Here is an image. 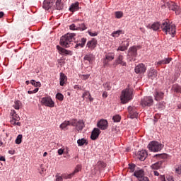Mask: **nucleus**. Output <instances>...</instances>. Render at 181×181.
Here are the masks:
<instances>
[{
	"label": "nucleus",
	"instance_id": "obj_58",
	"mask_svg": "<svg viewBox=\"0 0 181 181\" xmlns=\"http://www.w3.org/2000/svg\"><path fill=\"white\" fill-rule=\"evenodd\" d=\"M37 91H39V88H36L34 90H33V93H34V94H36V93H37Z\"/></svg>",
	"mask_w": 181,
	"mask_h": 181
},
{
	"label": "nucleus",
	"instance_id": "obj_8",
	"mask_svg": "<svg viewBox=\"0 0 181 181\" xmlns=\"http://www.w3.org/2000/svg\"><path fill=\"white\" fill-rule=\"evenodd\" d=\"M166 6H168L169 9L175 12L176 15H178L179 12H180V7L173 1L167 2L164 6H162V8Z\"/></svg>",
	"mask_w": 181,
	"mask_h": 181
},
{
	"label": "nucleus",
	"instance_id": "obj_47",
	"mask_svg": "<svg viewBox=\"0 0 181 181\" xmlns=\"http://www.w3.org/2000/svg\"><path fill=\"white\" fill-rule=\"evenodd\" d=\"M69 29H71V30H78V28L76 26V24H71L69 26Z\"/></svg>",
	"mask_w": 181,
	"mask_h": 181
},
{
	"label": "nucleus",
	"instance_id": "obj_60",
	"mask_svg": "<svg viewBox=\"0 0 181 181\" xmlns=\"http://www.w3.org/2000/svg\"><path fill=\"white\" fill-rule=\"evenodd\" d=\"M4 12L3 11H0V18H4Z\"/></svg>",
	"mask_w": 181,
	"mask_h": 181
},
{
	"label": "nucleus",
	"instance_id": "obj_42",
	"mask_svg": "<svg viewBox=\"0 0 181 181\" xmlns=\"http://www.w3.org/2000/svg\"><path fill=\"white\" fill-rule=\"evenodd\" d=\"M112 121L114 122H119V121H121V116H119V115L113 116Z\"/></svg>",
	"mask_w": 181,
	"mask_h": 181
},
{
	"label": "nucleus",
	"instance_id": "obj_61",
	"mask_svg": "<svg viewBox=\"0 0 181 181\" xmlns=\"http://www.w3.org/2000/svg\"><path fill=\"white\" fill-rule=\"evenodd\" d=\"M0 160H2L3 162H5V157L1 156L0 157Z\"/></svg>",
	"mask_w": 181,
	"mask_h": 181
},
{
	"label": "nucleus",
	"instance_id": "obj_15",
	"mask_svg": "<svg viewBox=\"0 0 181 181\" xmlns=\"http://www.w3.org/2000/svg\"><path fill=\"white\" fill-rule=\"evenodd\" d=\"M147 156H148V153L146 152V150H141L140 151H138L137 153V157L141 161L145 160Z\"/></svg>",
	"mask_w": 181,
	"mask_h": 181
},
{
	"label": "nucleus",
	"instance_id": "obj_21",
	"mask_svg": "<svg viewBox=\"0 0 181 181\" xmlns=\"http://www.w3.org/2000/svg\"><path fill=\"white\" fill-rule=\"evenodd\" d=\"M86 42H87V38L83 37L81 39V42L77 43L75 45V49H78L79 47L81 49L83 47H84L85 45H86Z\"/></svg>",
	"mask_w": 181,
	"mask_h": 181
},
{
	"label": "nucleus",
	"instance_id": "obj_43",
	"mask_svg": "<svg viewBox=\"0 0 181 181\" xmlns=\"http://www.w3.org/2000/svg\"><path fill=\"white\" fill-rule=\"evenodd\" d=\"M81 165H78L76 167L74 171L71 173V175H73L74 176V175H75L76 173H78V172L81 171Z\"/></svg>",
	"mask_w": 181,
	"mask_h": 181
},
{
	"label": "nucleus",
	"instance_id": "obj_6",
	"mask_svg": "<svg viewBox=\"0 0 181 181\" xmlns=\"http://www.w3.org/2000/svg\"><path fill=\"white\" fill-rule=\"evenodd\" d=\"M71 125L72 127H74L76 131H83V129L84 127H86V124H84V121L79 119H74L71 122Z\"/></svg>",
	"mask_w": 181,
	"mask_h": 181
},
{
	"label": "nucleus",
	"instance_id": "obj_38",
	"mask_svg": "<svg viewBox=\"0 0 181 181\" xmlns=\"http://www.w3.org/2000/svg\"><path fill=\"white\" fill-rule=\"evenodd\" d=\"M122 30H117L113 32L111 36H112V37H118V36H119V35H122Z\"/></svg>",
	"mask_w": 181,
	"mask_h": 181
},
{
	"label": "nucleus",
	"instance_id": "obj_39",
	"mask_svg": "<svg viewBox=\"0 0 181 181\" xmlns=\"http://www.w3.org/2000/svg\"><path fill=\"white\" fill-rule=\"evenodd\" d=\"M115 18H117V19H121V18H122V16H124V13H122V11H116L115 13Z\"/></svg>",
	"mask_w": 181,
	"mask_h": 181
},
{
	"label": "nucleus",
	"instance_id": "obj_27",
	"mask_svg": "<svg viewBox=\"0 0 181 181\" xmlns=\"http://www.w3.org/2000/svg\"><path fill=\"white\" fill-rule=\"evenodd\" d=\"M69 11H71V12H76V11H78V3L76 2L75 4H72L69 7Z\"/></svg>",
	"mask_w": 181,
	"mask_h": 181
},
{
	"label": "nucleus",
	"instance_id": "obj_22",
	"mask_svg": "<svg viewBox=\"0 0 181 181\" xmlns=\"http://www.w3.org/2000/svg\"><path fill=\"white\" fill-rule=\"evenodd\" d=\"M67 81V77L66 75H64V73H60V76H59V84L60 86H64V83Z\"/></svg>",
	"mask_w": 181,
	"mask_h": 181
},
{
	"label": "nucleus",
	"instance_id": "obj_64",
	"mask_svg": "<svg viewBox=\"0 0 181 181\" xmlns=\"http://www.w3.org/2000/svg\"><path fill=\"white\" fill-rule=\"evenodd\" d=\"M177 107L180 110V109H181V104H179V105H177Z\"/></svg>",
	"mask_w": 181,
	"mask_h": 181
},
{
	"label": "nucleus",
	"instance_id": "obj_24",
	"mask_svg": "<svg viewBox=\"0 0 181 181\" xmlns=\"http://www.w3.org/2000/svg\"><path fill=\"white\" fill-rule=\"evenodd\" d=\"M128 46H129V42H127L126 45L123 44L122 45H120L117 49V52H125L128 49Z\"/></svg>",
	"mask_w": 181,
	"mask_h": 181
},
{
	"label": "nucleus",
	"instance_id": "obj_29",
	"mask_svg": "<svg viewBox=\"0 0 181 181\" xmlns=\"http://www.w3.org/2000/svg\"><path fill=\"white\" fill-rule=\"evenodd\" d=\"M77 144L78 146H83V145H87L88 142H87V140L84 138L78 139Z\"/></svg>",
	"mask_w": 181,
	"mask_h": 181
},
{
	"label": "nucleus",
	"instance_id": "obj_31",
	"mask_svg": "<svg viewBox=\"0 0 181 181\" xmlns=\"http://www.w3.org/2000/svg\"><path fill=\"white\" fill-rule=\"evenodd\" d=\"M84 60H86L87 62H89V63H91V62L94 60V57L93 56L92 54H86L84 57Z\"/></svg>",
	"mask_w": 181,
	"mask_h": 181
},
{
	"label": "nucleus",
	"instance_id": "obj_9",
	"mask_svg": "<svg viewBox=\"0 0 181 181\" xmlns=\"http://www.w3.org/2000/svg\"><path fill=\"white\" fill-rule=\"evenodd\" d=\"M41 103L42 105H45V107H50L51 108L54 107V102H53V100H52V98L50 97L42 98Z\"/></svg>",
	"mask_w": 181,
	"mask_h": 181
},
{
	"label": "nucleus",
	"instance_id": "obj_7",
	"mask_svg": "<svg viewBox=\"0 0 181 181\" xmlns=\"http://www.w3.org/2000/svg\"><path fill=\"white\" fill-rule=\"evenodd\" d=\"M141 107H152L153 105V98L152 96H146L141 100Z\"/></svg>",
	"mask_w": 181,
	"mask_h": 181
},
{
	"label": "nucleus",
	"instance_id": "obj_55",
	"mask_svg": "<svg viewBox=\"0 0 181 181\" xmlns=\"http://www.w3.org/2000/svg\"><path fill=\"white\" fill-rule=\"evenodd\" d=\"M64 152V150H63V149H62V148H59V149L58 150V154H59V155H63Z\"/></svg>",
	"mask_w": 181,
	"mask_h": 181
},
{
	"label": "nucleus",
	"instance_id": "obj_28",
	"mask_svg": "<svg viewBox=\"0 0 181 181\" xmlns=\"http://www.w3.org/2000/svg\"><path fill=\"white\" fill-rule=\"evenodd\" d=\"M57 50H59V52H60L61 54H69V50L64 49L59 45L57 46Z\"/></svg>",
	"mask_w": 181,
	"mask_h": 181
},
{
	"label": "nucleus",
	"instance_id": "obj_57",
	"mask_svg": "<svg viewBox=\"0 0 181 181\" xmlns=\"http://www.w3.org/2000/svg\"><path fill=\"white\" fill-rule=\"evenodd\" d=\"M16 121L17 120L13 119V120L11 121V124H12V125H16Z\"/></svg>",
	"mask_w": 181,
	"mask_h": 181
},
{
	"label": "nucleus",
	"instance_id": "obj_2",
	"mask_svg": "<svg viewBox=\"0 0 181 181\" xmlns=\"http://www.w3.org/2000/svg\"><path fill=\"white\" fill-rule=\"evenodd\" d=\"M76 33H67L64 36H62L60 39L59 43L63 47H70L71 42L74 40Z\"/></svg>",
	"mask_w": 181,
	"mask_h": 181
},
{
	"label": "nucleus",
	"instance_id": "obj_37",
	"mask_svg": "<svg viewBox=\"0 0 181 181\" xmlns=\"http://www.w3.org/2000/svg\"><path fill=\"white\" fill-rule=\"evenodd\" d=\"M173 90L175 93H181V87L177 84H175L173 86Z\"/></svg>",
	"mask_w": 181,
	"mask_h": 181
},
{
	"label": "nucleus",
	"instance_id": "obj_1",
	"mask_svg": "<svg viewBox=\"0 0 181 181\" xmlns=\"http://www.w3.org/2000/svg\"><path fill=\"white\" fill-rule=\"evenodd\" d=\"M161 29L166 35H171L172 37H175V33H176V26L175 25L164 21L161 24Z\"/></svg>",
	"mask_w": 181,
	"mask_h": 181
},
{
	"label": "nucleus",
	"instance_id": "obj_19",
	"mask_svg": "<svg viewBox=\"0 0 181 181\" xmlns=\"http://www.w3.org/2000/svg\"><path fill=\"white\" fill-rule=\"evenodd\" d=\"M163 163V160L158 161L151 165V168L153 170H158L162 168V164Z\"/></svg>",
	"mask_w": 181,
	"mask_h": 181
},
{
	"label": "nucleus",
	"instance_id": "obj_16",
	"mask_svg": "<svg viewBox=\"0 0 181 181\" xmlns=\"http://www.w3.org/2000/svg\"><path fill=\"white\" fill-rule=\"evenodd\" d=\"M100 134H101L100 129L94 128L93 130L92 131L90 139L93 141H95V139H97V138H98V136H100Z\"/></svg>",
	"mask_w": 181,
	"mask_h": 181
},
{
	"label": "nucleus",
	"instance_id": "obj_34",
	"mask_svg": "<svg viewBox=\"0 0 181 181\" xmlns=\"http://www.w3.org/2000/svg\"><path fill=\"white\" fill-rule=\"evenodd\" d=\"M103 87L105 90H106L107 91H110V90H111L112 87V83L111 82H107L103 84Z\"/></svg>",
	"mask_w": 181,
	"mask_h": 181
},
{
	"label": "nucleus",
	"instance_id": "obj_46",
	"mask_svg": "<svg viewBox=\"0 0 181 181\" xmlns=\"http://www.w3.org/2000/svg\"><path fill=\"white\" fill-rule=\"evenodd\" d=\"M73 175L71 174H64L62 175V179H71L73 177Z\"/></svg>",
	"mask_w": 181,
	"mask_h": 181
},
{
	"label": "nucleus",
	"instance_id": "obj_12",
	"mask_svg": "<svg viewBox=\"0 0 181 181\" xmlns=\"http://www.w3.org/2000/svg\"><path fill=\"white\" fill-rule=\"evenodd\" d=\"M135 73L137 74H142L146 71V67L144 64H139L135 67Z\"/></svg>",
	"mask_w": 181,
	"mask_h": 181
},
{
	"label": "nucleus",
	"instance_id": "obj_4",
	"mask_svg": "<svg viewBox=\"0 0 181 181\" xmlns=\"http://www.w3.org/2000/svg\"><path fill=\"white\" fill-rule=\"evenodd\" d=\"M163 148V145L158 141H151L148 145V148L151 152H159Z\"/></svg>",
	"mask_w": 181,
	"mask_h": 181
},
{
	"label": "nucleus",
	"instance_id": "obj_50",
	"mask_svg": "<svg viewBox=\"0 0 181 181\" xmlns=\"http://www.w3.org/2000/svg\"><path fill=\"white\" fill-rule=\"evenodd\" d=\"M175 170L178 175L181 174V163L177 165V168L175 169Z\"/></svg>",
	"mask_w": 181,
	"mask_h": 181
},
{
	"label": "nucleus",
	"instance_id": "obj_11",
	"mask_svg": "<svg viewBox=\"0 0 181 181\" xmlns=\"http://www.w3.org/2000/svg\"><path fill=\"white\" fill-rule=\"evenodd\" d=\"M97 127L102 129V131H104L108 128V122L107 119H102L98 122Z\"/></svg>",
	"mask_w": 181,
	"mask_h": 181
},
{
	"label": "nucleus",
	"instance_id": "obj_17",
	"mask_svg": "<svg viewBox=\"0 0 181 181\" xmlns=\"http://www.w3.org/2000/svg\"><path fill=\"white\" fill-rule=\"evenodd\" d=\"M97 47V40L93 38L91 40H89L87 42L86 47H88V49H91L93 50V49H95Z\"/></svg>",
	"mask_w": 181,
	"mask_h": 181
},
{
	"label": "nucleus",
	"instance_id": "obj_62",
	"mask_svg": "<svg viewBox=\"0 0 181 181\" xmlns=\"http://www.w3.org/2000/svg\"><path fill=\"white\" fill-rule=\"evenodd\" d=\"M155 176H159V173L158 171H154Z\"/></svg>",
	"mask_w": 181,
	"mask_h": 181
},
{
	"label": "nucleus",
	"instance_id": "obj_14",
	"mask_svg": "<svg viewBox=\"0 0 181 181\" xmlns=\"http://www.w3.org/2000/svg\"><path fill=\"white\" fill-rule=\"evenodd\" d=\"M128 111H129V117L132 119H134V118L138 117V112H136L135 107L129 106L128 107Z\"/></svg>",
	"mask_w": 181,
	"mask_h": 181
},
{
	"label": "nucleus",
	"instance_id": "obj_52",
	"mask_svg": "<svg viewBox=\"0 0 181 181\" xmlns=\"http://www.w3.org/2000/svg\"><path fill=\"white\" fill-rule=\"evenodd\" d=\"M55 177H56V180H55L56 181H63V177L59 175H57Z\"/></svg>",
	"mask_w": 181,
	"mask_h": 181
},
{
	"label": "nucleus",
	"instance_id": "obj_18",
	"mask_svg": "<svg viewBox=\"0 0 181 181\" xmlns=\"http://www.w3.org/2000/svg\"><path fill=\"white\" fill-rule=\"evenodd\" d=\"M148 77L151 80H155L158 77V71L155 69H151L148 74Z\"/></svg>",
	"mask_w": 181,
	"mask_h": 181
},
{
	"label": "nucleus",
	"instance_id": "obj_49",
	"mask_svg": "<svg viewBox=\"0 0 181 181\" xmlns=\"http://www.w3.org/2000/svg\"><path fill=\"white\" fill-rule=\"evenodd\" d=\"M88 35L90 36H92V37L98 36V33H97V32L93 33V32L90 31V30L88 31Z\"/></svg>",
	"mask_w": 181,
	"mask_h": 181
},
{
	"label": "nucleus",
	"instance_id": "obj_10",
	"mask_svg": "<svg viewBox=\"0 0 181 181\" xmlns=\"http://www.w3.org/2000/svg\"><path fill=\"white\" fill-rule=\"evenodd\" d=\"M54 2H56V0H44L42 8L45 11H49L54 5Z\"/></svg>",
	"mask_w": 181,
	"mask_h": 181
},
{
	"label": "nucleus",
	"instance_id": "obj_53",
	"mask_svg": "<svg viewBox=\"0 0 181 181\" xmlns=\"http://www.w3.org/2000/svg\"><path fill=\"white\" fill-rule=\"evenodd\" d=\"M156 156H158V158H166V154H157Z\"/></svg>",
	"mask_w": 181,
	"mask_h": 181
},
{
	"label": "nucleus",
	"instance_id": "obj_23",
	"mask_svg": "<svg viewBox=\"0 0 181 181\" xmlns=\"http://www.w3.org/2000/svg\"><path fill=\"white\" fill-rule=\"evenodd\" d=\"M145 175L144 170H139L134 172V176H135L136 177H137L138 180H139V179L142 177H144Z\"/></svg>",
	"mask_w": 181,
	"mask_h": 181
},
{
	"label": "nucleus",
	"instance_id": "obj_48",
	"mask_svg": "<svg viewBox=\"0 0 181 181\" xmlns=\"http://www.w3.org/2000/svg\"><path fill=\"white\" fill-rule=\"evenodd\" d=\"M135 164L132 163V164H129V169H130L131 172H134V170H135Z\"/></svg>",
	"mask_w": 181,
	"mask_h": 181
},
{
	"label": "nucleus",
	"instance_id": "obj_40",
	"mask_svg": "<svg viewBox=\"0 0 181 181\" xmlns=\"http://www.w3.org/2000/svg\"><path fill=\"white\" fill-rule=\"evenodd\" d=\"M30 83L32 84V86H34V87H41L42 86V83H40V82H36V81L35 80H31Z\"/></svg>",
	"mask_w": 181,
	"mask_h": 181
},
{
	"label": "nucleus",
	"instance_id": "obj_20",
	"mask_svg": "<svg viewBox=\"0 0 181 181\" xmlns=\"http://www.w3.org/2000/svg\"><path fill=\"white\" fill-rule=\"evenodd\" d=\"M116 64H121V66H127V62H124V56L119 54L115 60Z\"/></svg>",
	"mask_w": 181,
	"mask_h": 181
},
{
	"label": "nucleus",
	"instance_id": "obj_5",
	"mask_svg": "<svg viewBox=\"0 0 181 181\" xmlns=\"http://www.w3.org/2000/svg\"><path fill=\"white\" fill-rule=\"evenodd\" d=\"M138 56V47H131L128 50L127 57L130 62H135V57Z\"/></svg>",
	"mask_w": 181,
	"mask_h": 181
},
{
	"label": "nucleus",
	"instance_id": "obj_25",
	"mask_svg": "<svg viewBox=\"0 0 181 181\" xmlns=\"http://www.w3.org/2000/svg\"><path fill=\"white\" fill-rule=\"evenodd\" d=\"M170 62H172V58H165L163 60L158 61L157 62V64H169V63H170Z\"/></svg>",
	"mask_w": 181,
	"mask_h": 181
},
{
	"label": "nucleus",
	"instance_id": "obj_36",
	"mask_svg": "<svg viewBox=\"0 0 181 181\" xmlns=\"http://www.w3.org/2000/svg\"><path fill=\"white\" fill-rule=\"evenodd\" d=\"M83 98H88L90 101H93V98H91V95L90 94V92L86 91L83 95Z\"/></svg>",
	"mask_w": 181,
	"mask_h": 181
},
{
	"label": "nucleus",
	"instance_id": "obj_54",
	"mask_svg": "<svg viewBox=\"0 0 181 181\" xmlns=\"http://www.w3.org/2000/svg\"><path fill=\"white\" fill-rule=\"evenodd\" d=\"M103 66L105 67H107V66H108V60H107L106 59L103 60Z\"/></svg>",
	"mask_w": 181,
	"mask_h": 181
},
{
	"label": "nucleus",
	"instance_id": "obj_26",
	"mask_svg": "<svg viewBox=\"0 0 181 181\" xmlns=\"http://www.w3.org/2000/svg\"><path fill=\"white\" fill-rule=\"evenodd\" d=\"M54 8L55 9H57V11H62V9H63V4L62 3V0H57Z\"/></svg>",
	"mask_w": 181,
	"mask_h": 181
},
{
	"label": "nucleus",
	"instance_id": "obj_13",
	"mask_svg": "<svg viewBox=\"0 0 181 181\" xmlns=\"http://www.w3.org/2000/svg\"><path fill=\"white\" fill-rule=\"evenodd\" d=\"M154 100L156 101H160V100H163V97L165 93L160 90H155L153 93Z\"/></svg>",
	"mask_w": 181,
	"mask_h": 181
},
{
	"label": "nucleus",
	"instance_id": "obj_32",
	"mask_svg": "<svg viewBox=\"0 0 181 181\" xmlns=\"http://www.w3.org/2000/svg\"><path fill=\"white\" fill-rule=\"evenodd\" d=\"M11 115L14 121H19V115L16 114V112L15 110H11Z\"/></svg>",
	"mask_w": 181,
	"mask_h": 181
},
{
	"label": "nucleus",
	"instance_id": "obj_35",
	"mask_svg": "<svg viewBox=\"0 0 181 181\" xmlns=\"http://www.w3.org/2000/svg\"><path fill=\"white\" fill-rule=\"evenodd\" d=\"M159 28H160V24H159V23H154L150 25V28L153 29V30H158Z\"/></svg>",
	"mask_w": 181,
	"mask_h": 181
},
{
	"label": "nucleus",
	"instance_id": "obj_44",
	"mask_svg": "<svg viewBox=\"0 0 181 181\" xmlns=\"http://www.w3.org/2000/svg\"><path fill=\"white\" fill-rule=\"evenodd\" d=\"M21 143H22V134H19L16 139V144H17V145H19Z\"/></svg>",
	"mask_w": 181,
	"mask_h": 181
},
{
	"label": "nucleus",
	"instance_id": "obj_63",
	"mask_svg": "<svg viewBox=\"0 0 181 181\" xmlns=\"http://www.w3.org/2000/svg\"><path fill=\"white\" fill-rule=\"evenodd\" d=\"M28 94H34L33 90H28Z\"/></svg>",
	"mask_w": 181,
	"mask_h": 181
},
{
	"label": "nucleus",
	"instance_id": "obj_56",
	"mask_svg": "<svg viewBox=\"0 0 181 181\" xmlns=\"http://www.w3.org/2000/svg\"><path fill=\"white\" fill-rule=\"evenodd\" d=\"M103 98H107V97H108V93L104 91L103 93Z\"/></svg>",
	"mask_w": 181,
	"mask_h": 181
},
{
	"label": "nucleus",
	"instance_id": "obj_41",
	"mask_svg": "<svg viewBox=\"0 0 181 181\" xmlns=\"http://www.w3.org/2000/svg\"><path fill=\"white\" fill-rule=\"evenodd\" d=\"M21 102L18 100H16L14 102V104L13 105V108H15V110H19V108H21Z\"/></svg>",
	"mask_w": 181,
	"mask_h": 181
},
{
	"label": "nucleus",
	"instance_id": "obj_30",
	"mask_svg": "<svg viewBox=\"0 0 181 181\" xmlns=\"http://www.w3.org/2000/svg\"><path fill=\"white\" fill-rule=\"evenodd\" d=\"M115 57V54L114 53H108L105 55V59L108 62H111V60H114Z\"/></svg>",
	"mask_w": 181,
	"mask_h": 181
},
{
	"label": "nucleus",
	"instance_id": "obj_33",
	"mask_svg": "<svg viewBox=\"0 0 181 181\" xmlns=\"http://www.w3.org/2000/svg\"><path fill=\"white\" fill-rule=\"evenodd\" d=\"M69 125H71V122L65 121L60 124L59 128H61V129H64V128H66Z\"/></svg>",
	"mask_w": 181,
	"mask_h": 181
},
{
	"label": "nucleus",
	"instance_id": "obj_3",
	"mask_svg": "<svg viewBox=\"0 0 181 181\" xmlns=\"http://www.w3.org/2000/svg\"><path fill=\"white\" fill-rule=\"evenodd\" d=\"M132 100V90L126 88L122 91L120 100L122 104H127L129 101Z\"/></svg>",
	"mask_w": 181,
	"mask_h": 181
},
{
	"label": "nucleus",
	"instance_id": "obj_45",
	"mask_svg": "<svg viewBox=\"0 0 181 181\" xmlns=\"http://www.w3.org/2000/svg\"><path fill=\"white\" fill-rule=\"evenodd\" d=\"M56 98L59 100V101H63L64 96L62 93H57L56 95Z\"/></svg>",
	"mask_w": 181,
	"mask_h": 181
},
{
	"label": "nucleus",
	"instance_id": "obj_59",
	"mask_svg": "<svg viewBox=\"0 0 181 181\" xmlns=\"http://www.w3.org/2000/svg\"><path fill=\"white\" fill-rule=\"evenodd\" d=\"M74 88L75 90H78V89H80V86H79L78 85H75V86H74Z\"/></svg>",
	"mask_w": 181,
	"mask_h": 181
},
{
	"label": "nucleus",
	"instance_id": "obj_51",
	"mask_svg": "<svg viewBox=\"0 0 181 181\" xmlns=\"http://www.w3.org/2000/svg\"><path fill=\"white\" fill-rule=\"evenodd\" d=\"M80 30H86L87 29V27H86V25L84 23L81 24L79 27Z\"/></svg>",
	"mask_w": 181,
	"mask_h": 181
}]
</instances>
